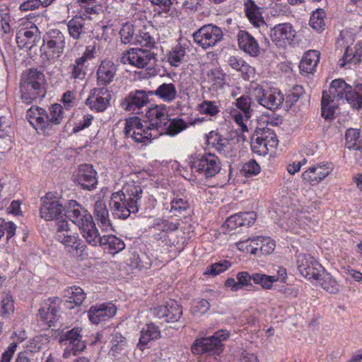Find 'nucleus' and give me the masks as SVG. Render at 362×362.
<instances>
[{"label": "nucleus", "mask_w": 362, "mask_h": 362, "mask_svg": "<svg viewBox=\"0 0 362 362\" xmlns=\"http://www.w3.org/2000/svg\"><path fill=\"white\" fill-rule=\"evenodd\" d=\"M146 115L149 122L148 125L144 126L141 119L137 117L126 120L124 127L126 137H131L137 143H147L163 134L164 129L162 128L169 122L165 105H154L148 110Z\"/></svg>", "instance_id": "1"}, {"label": "nucleus", "mask_w": 362, "mask_h": 362, "mask_svg": "<svg viewBox=\"0 0 362 362\" xmlns=\"http://www.w3.org/2000/svg\"><path fill=\"white\" fill-rule=\"evenodd\" d=\"M142 193L141 187L135 184H127L121 190L112 193L110 207L113 216L126 219L131 214L136 213Z\"/></svg>", "instance_id": "2"}, {"label": "nucleus", "mask_w": 362, "mask_h": 362, "mask_svg": "<svg viewBox=\"0 0 362 362\" xmlns=\"http://www.w3.org/2000/svg\"><path fill=\"white\" fill-rule=\"evenodd\" d=\"M351 86L341 79H336L332 81L328 92L323 91L321 100L322 116L326 119H332L335 110L340 100H346V95L350 90Z\"/></svg>", "instance_id": "3"}, {"label": "nucleus", "mask_w": 362, "mask_h": 362, "mask_svg": "<svg viewBox=\"0 0 362 362\" xmlns=\"http://www.w3.org/2000/svg\"><path fill=\"white\" fill-rule=\"evenodd\" d=\"M44 74L36 69H30L21 76V98L26 104L32 103L38 97L44 96Z\"/></svg>", "instance_id": "4"}, {"label": "nucleus", "mask_w": 362, "mask_h": 362, "mask_svg": "<svg viewBox=\"0 0 362 362\" xmlns=\"http://www.w3.org/2000/svg\"><path fill=\"white\" fill-rule=\"evenodd\" d=\"M229 336V332L221 329L216 332L211 337L198 339L192 345V351L195 354L220 355L224 349L222 341L226 340Z\"/></svg>", "instance_id": "5"}, {"label": "nucleus", "mask_w": 362, "mask_h": 362, "mask_svg": "<svg viewBox=\"0 0 362 362\" xmlns=\"http://www.w3.org/2000/svg\"><path fill=\"white\" fill-rule=\"evenodd\" d=\"M250 93L255 100L269 110L277 109L284 100L280 90L275 88L264 89L257 83L251 84Z\"/></svg>", "instance_id": "6"}, {"label": "nucleus", "mask_w": 362, "mask_h": 362, "mask_svg": "<svg viewBox=\"0 0 362 362\" xmlns=\"http://www.w3.org/2000/svg\"><path fill=\"white\" fill-rule=\"evenodd\" d=\"M253 100L251 95H243L233 103L235 108L231 107L229 110L231 118L239 125L243 132H247V122L252 115L251 105Z\"/></svg>", "instance_id": "7"}, {"label": "nucleus", "mask_w": 362, "mask_h": 362, "mask_svg": "<svg viewBox=\"0 0 362 362\" xmlns=\"http://www.w3.org/2000/svg\"><path fill=\"white\" fill-rule=\"evenodd\" d=\"M221 168L220 160L212 153L197 157L191 162L192 171L205 178L215 176L220 172Z\"/></svg>", "instance_id": "8"}, {"label": "nucleus", "mask_w": 362, "mask_h": 362, "mask_svg": "<svg viewBox=\"0 0 362 362\" xmlns=\"http://www.w3.org/2000/svg\"><path fill=\"white\" fill-rule=\"evenodd\" d=\"M55 238L62 243L69 252L78 253V250L84 249V245L77 234L71 232L69 223L66 220L59 221L56 223Z\"/></svg>", "instance_id": "9"}, {"label": "nucleus", "mask_w": 362, "mask_h": 362, "mask_svg": "<svg viewBox=\"0 0 362 362\" xmlns=\"http://www.w3.org/2000/svg\"><path fill=\"white\" fill-rule=\"evenodd\" d=\"M41 206L40 208V217L45 221L64 220L63 217L66 206L64 207L61 202L54 196L51 192L47 193L41 199Z\"/></svg>", "instance_id": "10"}, {"label": "nucleus", "mask_w": 362, "mask_h": 362, "mask_svg": "<svg viewBox=\"0 0 362 362\" xmlns=\"http://www.w3.org/2000/svg\"><path fill=\"white\" fill-rule=\"evenodd\" d=\"M156 54L151 50L141 48H132L124 52L120 57V62L129 64L139 69H143L156 62Z\"/></svg>", "instance_id": "11"}, {"label": "nucleus", "mask_w": 362, "mask_h": 362, "mask_svg": "<svg viewBox=\"0 0 362 362\" xmlns=\"http://www.w3.org/2000/svg\"><path fill=\"white\" fill-rule=\"evenodd\" d=\"M193 36L197 42L206 49L221 40L223 32L214 24H205L194 33Z\"/></svg>", "instance_id": "12"}, {"label": "nucleus", "mask_w": 362, "mask_h": 362, "mask_svg": "<svg viewBox=\"0 0 362 362\" xmlns=\"http://www.w3.org/2000/svg\"><path fill=\"white\" fill-rule=\"evenodd\" d=\"M331 163H320L310 167L302 173V179L310 185H316L327 177L333 170Z\"/></svg>", "instance_id": "13"}, {"label": "nucleus", "mask_w": 362, "mask_h": 362, "mask_svg": "<svg viewBox=\"0 0 362 362\" xmlns=\"http://www.w3.org/2000/svg\"><path fill=\"white\" fill-rule=\"evenodd\" d=\"M296 263L298 269L302 276L308 279H319L321 265L312 256L300 254Z\"/></svg>", "instance_id": "14"}, {"label": "nucleus", "mask_w": 362, "mask_h": 362, "mask_svg": "<svg viewBox=\"0 0 362 362\" xmlns=\"http://www.w3.org/2000/svg\"><path fill=\"white\" fill-rule=\"evenodd\" d=\"M64 216L79 228L93 220L90 214L75 200H69L66 205Z\"/></svg>", "instance_id": "15"}, {"label": "nucleus", "mask_w": 362, "mask_h": 362, "mask_svg": "<svg viewBox=\"0 0 362 362\" xmlns=\"http://www.w3.org/2000/svg\"><path fill=\"white\" fill-rule=\"evenodd\" d=\"M110 92L105 88H94L86 100V104L96 112H103L110 104Z\"/></svg>", "instance_id": "16"}, {"label": "nucleus", "mask_w": 362, "mask_h": 362, "mask_svg": "<svg viewBox=\"0 0 362 362\" xmlns=\"http://www.w3.org/2000/svg\"><path fill=\"white\" fill-rule=\"evenodd\" d=\"M97 173L93 165L89 164L81 165L74 176V182L83 189L90 190L97 185Z\"/></svg>", "instance_id": "17"}, {"label": "nucleus", "mask_w": 362, "mask_h": 362, "mask_svg": "<svg viewBox=\"0 0 362 362\" xmlns=\"http://www.w3.org/2000/svg\"><path fill=\"white\" fill-rule=\"evenodd\" d=\"M64 36L59 31H53V35L47 40L45 54L49 60L58 59L64 52Z\"/></svg>", "instance_id": "18"}, {"label": "nucleus", "mask_w": 362, "mask_h": 362, "mask_svg": "<svg viewBox=\"0 0 362 362\" xmlns=\"http://www.w3.org/2000/svg\"><path fill=\"white\" fill-rule=\"evenodd\" d=\"M117 308L112 303H103L91 306L88 311V317L93 324L105 320L116 314Z\"/></svg>", "instance_id": "19"}, {"label": "nucleus", "mask_w": 362, "mask_h": 362, "mask_svg": "<svg viewBox=\"0 0 362 362\" xmlns=\"http://www.w3.org/2000/svg\"><path fill=\"white\" fill-rule=\"evenodd\" d=\"M148 102V93L144 90L132 92L122 103V107L127 111L139 112L141 107Z\"/></svg>", "instance_id": "20"}, {"label": "nucleus", "mask_w": 362, "mask_h": 362, "mask_svg": "<svg viewBox=\"0 0 362 362\" xmlns=\"http://www.w3.org/2000/svg\"><path fill=\"white\" fill-rule=\"evenodd\" d=\"M295 35L296 31L291 24H276L271 28L270 36L272 40L279 43L280 46L286 45V43L292 40Z\"/></svg>", "instance_id": "21"}, {"label": "nucleus", "mask_w": 362, "mask_h": 362, "mask_svg": "<svg viewBox=\"0 0 362 362\" xmlns=\"http://www.w3.org/2000/svg\"><path fill=\"white\" fill-rule=\"evenodd\" d=\"M27 119L30 124L37 131H42L45 133V118L47 119L46 111L41 107L37 106H32L28 110L26 113Z\"/></svg>", "instance_id": "22"}, {"label": "nucleus", "mask_w": 362, "mask_h": 362, "mask_svg": "<svg viewBox=\"0 0 362 362\" xmlns=\"http://www.w3.org/2000/svg\"><path fill=\"white\" fill-rule=\"evenodd\" d=\"M81 331L79 328H74L63 333L60 336L59 343L61 345H70L75 347L76 349L84 350L86 344L82 340Z\"/></svg>", "instance_id": "23"}, {"label": "nucleus", "mask_w": 362, "mask_h": 362, "mask_svg": "<svg viewBox=\"0 0 362 362\" xmlns=\"http://www.w3.org/2000/svg\"><path fill=\"white\" fill-rule=\"evenodd\" d=\"M238 45L240 49L250 56H257L259 52L257 41L247 32L240 31L238 34Z\"/></svg>", "instance_id": "24"}, {"label": "nucleus", "mask_w": 362, "mask_h": 362, "mask_svg": "<svg viewBox=\"0 0 362 362\" xmlns=\"http://www.w3.org/2000/svg\"><path fill=\"white\" fill-rule=\"evenodd\" d=\"M206 143L223 155H226L228 152L231 146L228 139L223 137L215 131H211L206 135Z\"/></svg>", "instance_id": "25"}, {"label": "nucleus", "mask_w": 362, "mask_h": 362, "mask_svg": "<svg viewBox=\"0 0 362 362\" xmlns=\"http://www.w3.org/2000/svg\"><path fill=\"white\" fill-rule=\"evenodd\" d=\"M320 61V52L317 50H309L301 59L299 65L302 74H313Z\"/></svg>", "instance_id": "26"}, {"label": "nucleus", "mask_w": 362, "mask_h": 362, "mask_svg": "<svg viewBox=\"0 0 362 362\" xmlns=\"http://www.w3.org/2000/svg\"><path fill=\"white\" fill-rule=\"evenodd\" d=\"M116 71L117 69L113 63L111 62H103L97 71L98 85L105 86L109 84L112 81Z\"/></svg>", "instance_id": "27"}, {"label": "nucleus", "mask_w": 362, "mask_h": 362, "mask_svg": "<svg viewBox=\"0 0 362 362\" xmlns=\"http://www.w3.org/2000/svg\"><path fill=\"white\" fill-rule=\"evenodd\" d=\"M148 94L155 95L166 103L173 102L177 98L175 86L172 83H163L155 90L149 91Z\"/></svg>", "instance_id": "28"}, {"label": "nucleus", "mask_w": 362, "mask_h": 362, "mask_svg": "<svg viewBox=\"0 0 362 362\" xmlns=\"http://www.w3.org/2000/svg\"><path fill=\"white\" fill-rule=\"evenodd\" d=\"M79 230L82 236L88 244L95 247L100 245L102 236L100 235L93 219L90 223L79 228Z\"/></svg>", "instance_id": "29"}, {"label": "nucleus", "mask_w": 362, "mask_h": 362, "mask_svg": "<svg viewBox=\"0 0 362 362\" xmlns=\"http://www.w3.org/2000/svg\"><path fill=\"white\" fill-rule=\"evenodd\" d=\"M47 119L45 118V133H48L49 129H52L54 125L59 124L64 118L63 107L61 105L55 103L53 104L50 108L49 112H46Z\"/></svg>", "instance_id": "30"}, {"label": "nucleus", "mask_w": 362, "mask_h": 362, "mask_svg": "<svg viewBox=\"0 0 362 362\" xmlns=\"http://www.w3.org/2000/svg\"><path fill=\"white\" fill-rule=\"evenodd\" d=\"M263 10L253 0L244 1V11L250 23H265L262 16Z\"/></svg>", "instance_id": "31"}, {"label": "nucleus", "mask_w": 362, "mask_h": 362, "mask_svg": "<svg viewBox=\"0 0 362 362\" xmlns=\"http://www.w3.org/2000/svg\"><path fill=\"white\" fill-rule=\"evenodd\" d=\"M93 214L104 229L107 230L111 227L108 210L103 200L100 199L95 202Z\"/></svg>", "instance_id": "32"}, {"label": "nucleus", "mask_w": 362, "mask_h": 362, "mask_svg": "<svg viewBox=\"0 0 362 362\" xmlns=\"http://www.w3.org/2000/svg\"><path fill=\"white\" fill-rule=\"evenodd\" d=\"M159 327L153 323L146 324L141 331V337L138 346H141L148 344L151 341L160 337Z\"/></svg>", "instance_id": "33"}, {"label": "nucleus", "mask_w": 362, "mask_h": 362, "mask_svg": "<svg viewBox=\"0 0 362 362\" xmlns=\"http://www.w3.org/2000/svg\"><path fill=\"white\" fill-rule=\"evenodd\" d=\"M64 296L66 298V302L74 303L76 306L82 304L86 297L83 290L78 286H71L66 288L64 291Z\"/></svg>", "instance_id": "34"}, {"label": "nucleus", "mask_w": 362, "mask_h": 362, "mask_svg": "<svg viewBox=\"0 0 362 362\" xmlns=\"http://www.w3.org/2000/svg\"><path fill=\"white\" fill-rule=\"evenodd\" d=\"M256 132L259 134L262 142L265 144L266 147H268L269 151L274 150L278 146L279 140L277 136L274 131L269 127L258 129Z\"/></svg>", "instance_id": "35"}, {"label": "nucleus", "mask_w": 362, "mask_h": 362, "mask_svg": "<svg viewBox=\"0 0 362 362\" xmlns=\"http://www.w3.org/2000/svg\"><path fill=\"white\" fill-rule=\"evenodd\" d=\"M106 246L110 253L115 254L122 250L125 245L124 242L115 235H103L100 246Z\"/></svg>", "instance_id": "36"}, {"label": "nucleus", "mask_w": 362, "mask_h": 362, "mask_svg": "<svg viewBox=\"0 0 362 362\" xmlns=\"http://www.w3.org/2000/svg\"><path fill=\"white\" fill-rule=\"evenodd\" d=\"M346 102L353 108L358 110L362 107V83H356L354 90L351 87L348 95H346Z\"/></svg>", "instance_id": "37"}, {"label": "nucleus", "mask_w": 362, "mask_h": 362, "mask_svg": "<svg viewBox=\"0 0 362 362\" xmlns=\"http://www.w3.org/2000/svg\"><path fill=\"white\" fill-rule=\"evenodd\" d=\"M126 346V339L119 333H115L111 339V349L109 354L112 355V356H116L117 354L124 355Z\"/></svg>", "instance_id": "38"}, {"label": "nucleus", "mask_w": 362, "mask_h": 362, "mask_svg": "<svg viewBox=\"0 0 362 362\" xmlns=\"http://www.w3.org/2000/svg\"><path fill=\"white\" fill-rule=\"evenodd\" d=\"M197 110L202 115L214 117L220 112V103L218 101L204 100L197 105Z\"/></svg>", "instance_id": "39"}, {"label": "nucleus", "mask_w": 362, "mask_h": 362, "mask_svg": "<svg viewBox=\"0 0 362 362\" xmlns=\"http://www.w3.org/2000/svg\"><path fill=\"white\" fill-rule=\"evenodd\" d=\"M187 127V123L182 119L175 118L163 126L162 128L164 129L163 134L174 136L185 129Z\"/></svg>", "instance_id": "40"}, {"label": "nucleus", "mask_w": 362, "mask_h": 362, "mask_svg": "<svg viewBox=\"0 0 362 362\" xmlns=\"http://www.w3.org/2000/svg\"><path fill=\"white\" fill-rule=\"evenodd\" d=\"M165 321L167 322L177 321L182 315L180 305L173 300H170L166 305Z\"/></svg>", "instance_id": "41"}, {"label": "nucleus", "mask_w": 362, "mask_h": 362, "mask_svg": "<svg viewBox=\"0 0 362 362\" xmlns=\"http://www.w3.org/2000/svg\"><path fill=\"white\" fill-rule=\"evenodd\" d=\"M186 52L185 47L180 45H177L169 52L168 55V60L169 63L173 66H178L182 62Z\"/></svg>", "instance_id": "42"}, {"label": "nucleus", "mask_w": 362, "mask_h": 362, "mask_svg": "<svg viewBox=\"0 0 362 362\" xmlns=\"http://www.w3.org/2000/svg\"><path fill=\"white\" fill-rule=\"evenodd\" d=\"M345 146L349 149L356 148V146L362 145L359 130L353 128L347 129L345 134Z\"/></svg>", "instance_id": "43"}, {"label": "nucleus", "mask_w": 362, "mask_h": 362, "mask_svg": "<svg viewBox=\"0 0 362 362\" xmlns=\"http://www.w3.org/2000/svg\"><path fill=\"white\" fill-rule=\"evenodd\" d=\"M228 65L233 69L240 71L249 76V73H253L254 69L246 64L242 59H238L236 57L230 56L228 59Z\"/></svg>", "instance_id": "44"}, {"label": "nucleus", "mask_w": 362, "mask_h": 362, "mask_svg": "<svg viewBox=\"0 0 362 362\" xmlns=\"http://www.w3.org/2000/svg\"><path fill=\"white\" fill-rule=\"evenodd\" d=\"M252 241H256V245H258V242H260L262 243L260 250L263 254L265 255L272 254L276 247L275 241L269 237L257 236L254 238Z\"/></svg>", "instance_id": "45"}, {"label": "nucleus", "mask_w": 362, "mask_h": 362, "mask_svg": "<svg viewBox=\"0 0 362 362\" xmlns=\"http://www.w3.org/2000/svg\"><path fill=\"white\" fill-rule=\"evenodd\" d=\"M38 316L42 321L50 326L56 320L57 309L51 305H46L39 310Z\"/></svg>", "instance_id": "46"}, {"label": "nucleus", "mask_w": 362, "mask_h": 362, "mask_svg": "<svg viewBox=\"0 0 362 362\" xmlns=\"http://www.w3.org/2000/svg\"><path fill=\"white\" fill-rule=\"evenodd\" d=\"M38 33V28L35 24L32 25L29 29L22 28L16 34V40L23 44H27L34 35Z\"/></svg>", "instance_id": "47"}, {"label": "nucleus", "mask_w": 362, "mask_h": 362, "mask_svg": "<svg viewBox=\"0 0 362 362\" xmlns=\"http://www.w3.org/2000/svg\"><path fill=\"white\" fill-rule=\"evenodd\" d=\"M252 281L255 284H261L263 288L269 289L272 288V284L278 281L276 276H268L266 274L255 273L252 274Z\"/></svg>", "instance_id": "48"}, {"label": "nucleus", "mask_w": 362, "mask_h": 362, "mask_svg": "<svg viewBox=\"0 0 362 362\" xmlns=\"http://www.w3.org/2000/svg\"><path fill=\"white\" fill-rule=\"evenodd\" d=\"M320 281L321 286L327 292L330 293H337L339 291V285L337 282L335 281L333 277L327 274L323 276L322 279H319Z\"/></svg>", "instance_id": "49"}, {"label": "nucleus", "mask_w": 362, "mask_h": 362, "mask_svg": "<svg viewBox=\"0 0 362 362\" xmlns=\"http://www.w3.org/2000/svg\"><path fill=\"white\" fill-rule=\"evenodd\" d=\"M231 264L227 260L221 261L219 262L211 264L208 267L204 272L206 275L216 276L221 272L226 271L230 267Z\"/></svg>", "instance_id": "50"}, {"label": "nucleus", "mask_w": 362, "mask_h": 362, "mask_svg": "<svg viewBox=\"0 0 362 362\" xmlns=\"http://www.w3.org/2000/svg\"><path fill=\"white\" fill-rule=\"evenodd\" d=\"M361 57L360 54H358L356 51L354 52L353 49L348 46L345 49L342 59L339 60V64L341 67H343L350 62L356 63L361 60Z\"/></svg>", "instance_id": "51"}, {"label": "nucleus", "mask_w": 362, "mask_h": 362, "mask_svg": "<svg viewBox=\"0 0 362 362\" xmlns=\"http://www.w3.org/2000/svg\"><path fill=\"white\" fill-rule=\"evenodd\" d=\"M251 148L254 153L259 156H264L269 153L268 147H266L265 144L262 142L256 132L251 142Z\"/></svg>", "instance_id": "52"}, {"label": "nucleus", "mask_w": 362, "mask_h": 362, "mask_svg": "<svg viewBox=\"0 0 362 362\" xmlns=\"http://www.w3.org/2000/svg\"><path fill=\"white\" fill-rule=\"evenodd\" d=\"M189 208L188 202L182 198H175L171 202L170 211L173 212L175 216H179L182 212L186 211Z\"/></svg>", "instance_id": "53"}, {"label": "nucleus", "mask_w": 362, "mask_h": 362, "mask_svg": "<svg viewBox=\"0 0 362 362\" xmlns=\"http://www.w3.org/2000/svg\"><path fill=\"white\" fill-rule=\"evenodd\" d=\"M261 168L255 160H250L242 168L241 173L246 177L256 175L260 173Z\"/></svg>", "instance_id": "54"}, {"label": "nucleus", "mask_w": 362, "mask_h": 362, "mask_svg": "<svg viewBox=\"0 0 362 362\" xmlns=\"http://www.w3.org/2000/svg\"><path fill=\"white\" fill-rule=\"evenodd\" d=\"M210 304L205 299H198L193 301L191 313L193 315H203L209 310Z\"/></svg>", "instance_id": "55"}, {"label": "nucleus", "mask_w": 362, "mask_h": 362, "mask_svg": "<svg viewBox=\"0 0 362 362\" xmlns=\"http://www.w3.org/2000/svg\"><path fill=\"white\" fill-rule=\"evenodd\" d=\"M119 34L123 43L131 42L134 40L135 34L133 24H124Z\"/></svg>", "instance_id": "56"}, {"label": "nucleus", "mask_w": 362, "mask_h": 362, "mask_svg": "<svg viewBox=\"0 0 362 362\" xmlns=\"http://www.w3.org/2000/svg\"><path fill=\"white\" fill-rule=\"evenodd\" d=\"M135 38L142 46L146 47H153L155 43L154 38L151 37L148 32L141 33L140 35L136 36Z\"/></svg>", "instance_id": "57"}, {"label": "nucleus", "mask_w": 362, "mask_h": 362, "mask_svg": "<svg viewBox=\"0 0 362 362\" xmlns=\"http://www.w3.org/2000/svg\"><path fill=\"white\" fill-rule=\"evenodd\" d=\"M225 225L230 230H235L238 227L243 226V222H241L239 214H234L228 218L225 222Z\"/></svg>", "instance_id": "58"}, {"label": "nucleus", "mask_w": 362, "mask_h": 362, "mask_svg": "<svg viewBox=\"0 0 362 362\" xmlns=\"http://www.w3.org/2000/svg\"><path fill=\"white\" fill-rule=\"evenodd\" d=\"M239 216L241 218V222H243V226H252L257 218L256 214L253 211L239 213Z\"/></svg>", "instance_id": "59"}, {"label": "nucleus", "mask_w": 362, "mask_h": 362, "mask_svg": "<svg viewBox=\"0 0 362 362\" xmlns=\"http://www.w3.org/2000/svg\"><path fill=\"white\" fill-rule=\"evenodd\" d=\"M252 275H250L246 272H241L238 273L237 279L238 283L240 287V289L244 288L245 287L250 286L251 284L250 281L252 280Z\"/></svg>", "instance_id": "60"}, {"label": "nucleus", "mask_w": 362, "mask_h": 362, "mask_svg": "<svg viewBox=\"0 0 362 362\" xmlns=\"http://www.w3.org/2000/svg\"><path fill=\"white\" fill-rule=\"evenodd\" d=\"M69 69L73 78L83 79L85 77L86 72L83 67L74 63L69 66Z\"/></svg>", "instance_id": "61"}, {"label": "nucleus", "mask_w": 362, "mask_h": 362, "mask_svg": "<svg viewBox=\"0 0 362 362\" xmlns=\"http://www.w3.org/2000/svg\"><path fill=\"white\" fill-rule=\"evenodd\" d=\"M17 344L15 342L11 343L6 351H5L1 355V359L0 362H10L16 350Z\"/></svg>", "instance_id": "62"}, {"label": "nucleus", "mask_w": 362, "mask_h": 362, "mask_svg": "<svg viewBox=\"0 0 362 362\" xmlns=\"http://www.w3.org/2000/svg\"><path fill=\"white\" fill-rule=\"evenodd\" d=\"M326 18V13L322 8H317L313 12L310 23H324Z\"/></svg>", "instance_id": "63"}, {"label": "nucleus", "mask_w": 362, "mask_h": 362, "mask_svg": "<svg viewBox=\"0 0 362 362\" xmlns=\"http://www.w3.org/2000/svg\"><path fill=\"white\" fill-rule=\"evenodd\" d=\"M1 315H6L13 312L14 307L12 300L8 297H6L1 300Z\"/></svg>", "instance_id": "64"}]
</instances>
